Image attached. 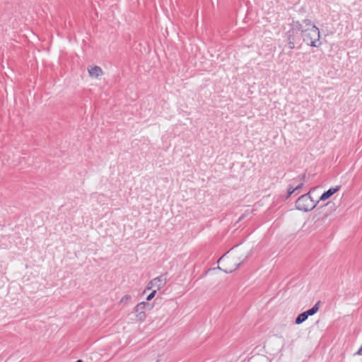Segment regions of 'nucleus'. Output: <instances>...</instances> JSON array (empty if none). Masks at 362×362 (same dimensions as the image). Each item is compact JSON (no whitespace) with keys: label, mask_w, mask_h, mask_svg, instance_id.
<instances>
[{"label":"nucleus","mask_w":362,"mask_h":362,"mask_svg":"<svg viewBox=\"0 0 362 362\" xmlns=\"http://www.w3.org/2000/svg\"><path fill=\"white\" fill-rule=\"evenodd\" d=\"M301 34L303 41L308 45L318 47L321 45L319 29L312 24L310 19H305L303 21Z\"/></svg>","instance_id":"obj_1"},{"label":"nucleus","mask_w":362,"mask_h":362,"mask_svg":"<svg viewBox=\"0 0 362 362\" xmlns=\"http://www.w3.org/2000/svg\"><path fill=\"white\" fill-rule=\"evenodd\" d=\"M245 258L238 257L235 254L233 249L224 254L218 260L223 267H218L226 273H231L235 271L243 262Z\"/></svg>","instance_id":"obj_2"},{"label":"nucleus","mask_w":362,"mask_h":362,"mask_svg":"<svg viewBox=\"0 0 362 362\" xmlns=\"http://www.w3.org/2000/svg\"><path fill=\"white\" fill-rule=\"evenodd\" d=\"M303 24L298 21H293L289 24V29L286 33V40L291 49L295 48V43L299 40V32H301Z\"/></svg>","instance_id":"obj_3"},{"label":"nucleus","mask_w":362,"mask_h":362,"mask_svg":"<svg viewBox=\"0 0 362 362\" xmlns=\"http://www.w3.org/2000/svg\"><path fill=\"white\" fill-rule=\"evenodd\" d=\"M317 202H315L312 199L310 195V192L306 193L300 196L296 202V206L298 210L303 211H308L313 209Z\"/></svg>","instance_id":"obj_4"},{"label":"nucleus","mask_w":362,"mask_h":362,"mask_svg":"<svg viewBox=\"0 0 362 362\" xmlns=\"http://www.w3.org/2000/svg\"><path fill=\"white\" fill-rule=\"evenodd\" d=\"M152 306L146 302H141L135 307L136 318L139 321H143L146 318L145 311L151 309Z\"/></svg>","instance_id":"obj_5"},{"label":"nucleus","mask_w":362,"mask_h":362,"mask_svg":"<svg viewBox=\"0 0 362 362\" xmlns=\"http://www.w3.org/2000/svg\"><path fill=\"white\" fill-rule=\"evenodd\" d=\"M166 277L165 276H158L153 280H151L147 286V289L150 290L153 288H155L156 290H160L163 288L166 284Z\"/></svg>","instance_id":"obj_6"},{"label":"nucleus","mask_w":362,"mask_h":362,"mask_svg":"<svg viewBox=\"0 0 362 362\" xmlns=\"http://www.w3.org/2000/svg\"><path fill=\"white\" fill-rule=\"evenodd\" d=\"M340 186L337 185L334 187L329 188L327 191L325 192L320 197V201H325L328 199L331 196H332L334 193L338 192L340 189Z\"/></svg>","instance_id":"obj_7"},{"label":"nucleus","mask_w":362,"mask_h":362,"mask_svg":"<svg viewBox=\"0 0 362 362\" xmlns=\"http://www.w3.org/2000/svg\"><path fill=\"white\" fill-rule=\"evenodd\" d=\"M305 177V175L303 174L292 180V182L294 185V188L297 191V194L299 193V190L303 186Z\"/></svg>","instance_id":"obj_8"},{"label":"nucleus","mask_w":362,"mask_h":362,"mask_svg":"<svg viewBox=\"0 0 362 362\" xmlns=\"http://www.w3.org/2000/svg\"><path fill=\"white\" fill-rule=\"evenodd\" d=\"M305 177V175L303 174L292 180V182L294 185V188L297 191V194L299 193V190L303 186Z\"/></svg>","instance_id":"obj_9"},{"label":"nucleus","mask_w":362,"mask_h":362,"mask_svg":"<svg viewBox=\"0 0 362 362\" xmlns=\"http://www.w3.org/2000/svg\"><path fill=\"white\" fill-rule=\"evenodd\" d=\"M88 74L92 78H98L103 74L102 69L98 66H91L88 69Z\"/></svg>","instance_id":"obj_10"},{"label":"nucleus","mask_w":362,"mask_h":362,"mask_svg":"<svg viewBox=\"0 0 362 362\" xmlns=\"http://www.w3.org/2000/svg\"><path fill=\"white\" fill-rule=\"evenodd\" d=\"M308 316L305 313V312H303L298 315V317L296 318V324L300 325L305 322L308 319Z\"/></svg>","instance_id":"obj_11"},{"label":"nucleus","mask_w":362,"mask_h":362,"mask_svg":"<svg viewBox=\"0 0 362 362\" xmlns=\"http://www.w3.org/2000/svg\"><path fill=\"white\" fill-rule=\"evenodd\" d=\"M319 304L320 301L317 302L312 308L308 310L307 311H305L308 317L315 315L318 311Z\"/></svg>","instance_id":"obj_12"},{"label":"nucleus","mask_w":362,"mask_h":362,"mask_svg":"<svg viewBox=\"0 0 362 362\" xmlns=\"http://www.w3.org/2000/svg\"><path fill=\"white\" fill-rule=\"evenodd\" d=\"M296 192L297 193V191L296 190V189L294 188V185L293 183L292 182L288 188V196H291L292 194Z\"/></svg>","instance_id":"obj_13"},{"label":"nucleus","mask_w":362,"mask_h":362,"mask_svg":"<svg viewBox=\"0 0 362 362\" xmlns=\"http://www.w3.org/2000/svg\"><path fill=\"white\" fill-rule=\"evenodd\" d=\"M131 299V296L129 295H126L122 297L121 299L119 304H126Z\"/></svg>","instance_id":"obj_14"},{"label":"nucleus","mask_w":362,"mask_h":362,"mask_svg":"<svg viewBox=\"0 0 362 362\" xmlns=\"http://www.w3.org/2000/svg\"><path fill=\"white\" fill-rule=\"evenodd\" d=\"M156 289L153 290L147 297H146V300H151L156 295Z\"/></svg>","instance_id":"obj_15"},{"label":"nucleus","mask_w":362,"mask_h":362,"mask_svg":"<svg viewBox=\"0 0 362 362\" xmlns=\"http://www.w3.org/2000/svg\"><path fill=\"white\" fill-rule=\"evenodd\" d=\"M356 354L358 355H362V344H361V346L360 347V349L358 350V351L356 352Z\"/></svg>","instance_id":"obj_16"},{"label":"nucleus","mask_w":362,"mask_h":362,"mask_svg":"<svg viewBox=\"0 0 362 362\" xmlns=\"http://www.w3.org/2000/svg\"><path fill=\"white\" fill-rule=\"evenodd\" d=\"M76 362H83V361L81 359H78Z\"/></svg>","instance_id":"obj_17"}]
</instances>
